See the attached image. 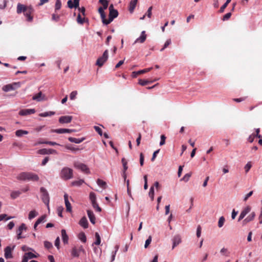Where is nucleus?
I'll list each match as a JSON object with an SVG mask.
<instances>
[{"label":"nucleus","mask_w":262,"mask_h":262,"mask_svg":"<svg viewBox=\"0 0 262 262\" xmlns=\"http://www.w3.org/2000/svg\"><path fill=\"white\" fill-rule=\"evenodd\" d=\"M251 210V207L249 206H247L245 207L241 212V214L239 216L238 221H240L241 220H243L245 216Z\"/></svg>","instance_id":"9d476101"},{"label":"nucleus","mask_w":262,"mask_h":262,"mask_svg":"<svg viewBox=\"0 0 262 262\" xmlns=\"http://www.w3.org/2000/svg\"><path fill=\"white\" fill-rule=\"evenodd\" d=\"M94 128L95 129V130H96V132L98 133V134L100 135V136H102V130L101 129V128L98 126H94Z\"/></svg>","instance_id":"de8ad7c7"},{"label":"nucleus","mask_w":262,"mask_h":262,"mask_svg":"<svg viewBox=\"0 0 262 262\" xmlns=\"http://www.w3.org/2000/svg\"><path fill=\"white\" fill-rule=\"evenodd\" d=\"M40 192L41 193V199L43 203L47 205L49 204V195L47 190L43 188H40Z\"/></svg>","instance_id":"0eeeda50"},{"label":"nucleus","mask_w":262,"mask_h":262,"mask_svg":"<svg viewBox=\"0 0 262 262\" xmlns=\"http://www.w3.org/2000/svg\"><path fill=\"white\" fill-rule=\"evenodd\" d=\"M21 193V192L20 191H13L11 192L10 196L12 199H15L18 197Z\"/></svg>","instance_id":"cd10ccee"},{"label":"nucleus","mask_w":262,"mask_h":262,"mask_svg":"<svg viewBox=\"0 0 262 262\" xmlns=\"http://www.w3.org/2000/svg\"><path fill=\"white\" fill-rule=\"evenodd\" d=\"M55 246L58 249L60 248V239L59 237H57L55 241Z\"/></svg>","instance_id":"338daca9"},{"label":"nucleus","mask_w":262,"mask_h":262,"mask_svg":"<svg viewBox=\"0 0 262 262\" xmlns=\"http://www.w3.org/2000/svg\"><path fill=\"white\" fill-rule=\"evenodd\" d=\"M109 18L107 23H111L113 19L118 15V12L117 10L114 9L113 5L112 4L109 7Z\"/></svg>","instance_id":"20e7f679"},{"label":"nucleus","mask_w":262,"mask_h":262,"mask_svg":"<svg viewBox=\"0 0 262 262\" xmlns=\"http://www.w3.org/2000/svg\"><path fill=\"white\" fill-rule=\"evenodd\" d=\"M144 189H147L148 188V185H147V175H145L144 176Z\"/></svg>","instance_id":"e2e57ef3"},{"label":"nucleus","mask_w":262,"mask_h":262,"mask_svg":"<svg viewBox=\"0 0 262 262\" xmlns=\"http://www.w3.org/2000/svg\"><path fill=\"white\" fill-rule=\"evenodd\" d=\"M255 216V214L254 212L251 213L245 220L243 221V223L246 224L247 223L253 221Z\"/></svg>","instance_id":"4be33fe9"},{"label":"nucleus","mask_w":262,"mask_h":262,"mask_svg":"<svg viewBox=\"0 0 262 262\" xmlns=\"http://www.w3.org/2000/svg\"><path fill=\"white\" fill-rule=\"evenodd\" d=\"M151 69H152V68L145 69H143V70H141L138 71V74L139 75L140 74H144V73H145L146 72H148L150 71Z\"/></svg>","instance_id":"4d7b16f0"},{"label":"nucleus","mask_w":262,"mask_h":262,"mask_svg":"<svg viewBox=\"0 0 262 262\" xmlns=\"http://www.w3.org/2000/svg\"><path fill=\"white\" fill-rule=\"evenodd\" d=\"M95 236L96 237V242L93 243V244L99 245L101 243V238L98 232H96L95 234Z\"/></svg>","instance_id":"7c9ffc66"},{"label":"nucleus","mask_w":262,"mask_h":262,"mask_svg":"<svg viewBox=\"0 0 262 262\" xmlns=\"http://www.w3.org/2000/svg\"><path fill=\"white\" fill-rule=\"evenodd\" d=\"M99 2L102 5L103 9L105 10L107 9L108 5V2L107 0H99Z\"/></svg>","instance_id":"473e14b6"},{"label":"nucleus","mask_w":262,"mask_h":262,"mask_svg":"<svg viewBox=\"0 0 262 262\" xmlns=\"http://www.w3.org/2000/svg\"><path fill=\"white\" fill-rule=\"evenodd\" d=\"M138 0H132L130 1L129 6V11L130 13H133L136 7Z\"/></svg>","instance_id":"b1692460"},{"label":"nucleus","mask_w":262,"mask_h":262,"mask_svg":"<svg viewBox=\"0 0 262 262\" xmlns=\"http://www.w3.org/2000/svg\"><path fill=\"white\" fill-rule=\"evenodd\" d=\"M12 218H13V216H7L6 214H2L0 215V221H2L4 220L7 221Z\"/></svg>","instance_id":"f704fd0d"},{"label":"nucleus","mask_w":262,"mask_h":262,"mask_svg":"<svg viewBox=\"0 0 262 262\" xmlns=\"http://www.w3.org/2000/svg\"><path fill=\"white\" fill-rule=\"evenodd\" d=\"M61 7V2L60 0H56L55 4V10H58Z\"/></svg>","instance_id":"3c124183"},{"label":"nucleus","mask_w":262,"mask_h":262,"mask_svg":"<svg viewBox=\"0 0 262 262\" xmlns=\"http://www.w3.org/2000/svg\"><path fill=\"white\" fill-rule=\"evenodd\" d=\"M151 236H149L148 238L146 239L144 245L145 248H147L148 246L149 245V244L151 243Z\"/></svg>","instance_id":"6e6d98bb"},{"label":"nucleus","mask_w":262,"mask_h":262,"mask_svg":"<svg viewBox=\"0 0 262 262\" xmlns=\"http://www.w3.org/2000/svg\"><path fill=\"white\" fill-rule=\"evenodd\" d=\"M101 16V18L102 19V23H103V24L104 25H108L110 23H108V19H106L105 18V14L104 13L101 14L100 15Z\"/></svg>","instance_id":"a19ab883"},{"label":"nucleus","mask_w":262,"mask_h":262,"mask_svg":"<svg viewBox=\"0 0 262 262\" xmlns=\"http://www.w3.org/2000/svg\"><path fill=\"white\" fill-rule=\"evenodd\" d=\"M79 238L83 243H85L86 241L85 234L83 232H81L79 234Z\"/></svg>","instance_id":"e433bc0d"},{"label":"nucleus","mask_w":262,"mask_h":262,"mask_svg":"<svg viewBox=\"0 0 262 262\" xmlns=\"http://www.w3.org/2000/svg\"><path fill=\"white\" fill-rule=\"evenodd\" d=\"M146 39V35L145 34V31H143L141 32V35L139 37L137 38L135 41H134L133 45H135L137 43H143Z\"/></svg>","instance_id":"9b49d317"},{"label":"nucleus","mask_w":262,"mask_h":262,"mask_svg":"<svg viewBox=\"0 0 262 262\" xmlns=\"http://www.w3.org/2000/svg\"><path fill=\"white\" fill-rule=\"evenodd\" d=\"M44 97L45 96H43L42 93L40 92L34 95L32 97V99L37 101H40L44 99Z\"/></svg>","instance_id":"412c9836"},{"label":"nucleus","mask_w":262,"mask_h":262,"mask_svg":"<svg viewBox=\"0 0 262 262\" xmlns=\"http://www.w3.org/2000/svg\"><path fill=\"white\" fill-rule=\"evenodd\" d=\"M84 183V181L83 180H79L77 181H74L72 182V186H79L81 185Z\"/></svg>","instance_id":"2f4dec72"},{"label":"nucleus","mask_w":262,"mask_h":262,"mask_svg":"<svg viewBox=\"0 0 262 262\" xmlns=\"http://www.w3.org/2000/svg\"><path fill=\"white\" fill-rule=\"evenodd\" d=\"M34 113L35 110L34 109H25L20 110L19 112V114L21 116H25L34 114Z\"/></svg>","instance_id":"a211bd4d"},{"label":"nucleus","mask_w":262,"mask_h":262,"mask_svg":"<svg viewBox=\"0 0 262 262\" xmlns=\"http://www.w3.org/2000/svg\"><path fill=\"white\" fill-rule=\"evenodd\" d=\"M87 213L91 223L95 224L96 218L93 212L90 210H88Z\"/></svg>","instance_id":"aec40b11"},{"label":"nucleus","mask_w":262,"mask_h":262,"mask_svg":"<svg viewBox=\"0 0 262 262\" xmlns=\"http://www.w3.org/2000/svg\"><path fill=\"white\" fill-rule=\"evenodd\" d=\"M27 227L24 223H22L19 227L18 230L16 231L17 239H19L24 237L21 236V233L23 230H26Z\"/></svg>","instance_id":"1a4fd4ad"},{"label":"nucleus","mask_w":262,"mask_h":262,"mask_svg":"<svg viewBox=\"0 0 262 262\" xmlns=\"http://www.w3.org/2000/svg\"><path fill=\"white\" fill-rule=\"evenodd\" d=\"M225 219L224 216H221L220 217L219 222H218V226L219 228H221L224 225L225 223Z\"/></svg>","instance_id":"c9c22d12"},{"label":"nucleus","mask_w":262,"mask_h":262,"mask_svg":"<svg viewBox=\"0 0 262 262\" xmlns=\"http://www.w3.org/2000/svg\"><path fill=\"white\" fill-rule=\"evenodd\" d=\"M231 16V13L229 12V13H227V14H226L223 17V20L225 21V20H227L228 19H229L230 17Z\"/></svg>","instance_id":"0e129e2a"},{"label":"nucleus","mask_w":262,"mask_h":262,"mask_svg":"<svg viewBox=\"0 0 262 262\" xmlns=\"http://www.w3.org/2000/svg\"><path fill=\"white\" fill-rule=\"evenodd\" d=\"M17 179L22 181H37L39 180V177L36 174L33 172H23L17 176Z\"/></svg>","instance_id":"f257e3e1"},{"label":"nucleus","mask_w":262,"mask_h":262,"mask_svg":"<svg viewBox=\"0 0 262 262\" xmlns=\"http://www.w3.org/2000/svg\"><path fill=\"white\" fill-rule=\"evenodd\" d=\"M122 162L123 166V169H124V172L127 170V162L125 161V159L123 158L122 159Z\"/></svg>","instance_id":"69168bd1"},{"label":"nucleus","mask_w":262,"mask_h":262,"mask_svg":"<svg viewBox=\"0 0 262 262\" xmlns=\"http://www.w3.org/2000/svg\"><path fill=\"white\" fill-rule=\"evenodd\" d=\"M251 167H252V165L251 164V162H248L247 164L245 166V167H244L246 173H247L249 171V170L250 169Z\"/></svg>","instance_id":"49530a36"},{"label":"nucleus","mask_w":262,"mask_h":262,"mask_svg":"<svg viewBox=\"0 0 262 262\" xmlns=\"http://www.w3.org/2000/svg\"><path fill=\"white\" fill-rule=\"evenodd\" d=\"M28 132L22 129H18L15 132V135L17 137H20L23 136L24 135H27Z\"/></svg>","instance_id":"a878e982"},{"label":"nucleus","mask_w":262,"mask_h":262,"mask_svg":"<svg viewBox=\"0 0 262 262\" xmlns=\"http://www.w3.org/2000/svg\"><path fill=\"white\" fill-rule=\"evenodd\" d=\"M148 195L151 200L153 201L154 199V188L153 186L150 187Z\"/></svg>","instance_id":"ea45409f"},{"label":"nucleus","mask_w":262,"mask_h":262,"mask_svg":"<svg viewBox=\"0 0 262 262\" xmlns=\"http://www.w3.org/2000/svg\"><path fill=\"white\" fill-rule=\"evenodd\" d=\"M144 160V157L143 154L141 152L140 154V164L141 166H142L143 165Z\"/></svg>","instance_id":"052dcab7"},{"label":"nucleus","mask_w":262,"mask_h":262,"mask_svg":"<svg viewBox=\"0 0 262 262\" xmlns=\"http://www.w3.org/2000/svg\"><path fill=\"white\" fill-rule=\"evenodd\" d=\"M68 140L71 142L79 144L81 143L84 140V138L78 139L73 137H69Z\"/></svg>","instance_id":"393cba45"},{"label":"nucleus","mask_w":262,"mask_h":262,"mask_svg":"<svg viewBox=\"0 0 262 262\" xmlns=\"http://www.w3.org/2000/svg\"><path fill=\"white\" fill-rule=\"evenodd\" d=\"M38 215V213L35 211V210L31 211L28 215V219L31 220L37 216Z\"/></svg>","instance_id":"bb28decb"},{"label":"nucleus","mask_w":262,"mask_h":262,"mask_svg":"<svg viewBox=\"0 0 262 262\" xmlns=\"http://www.w3.org/2000/svg\"><path fill=\"white\" fill-rule=\"evenodd\" d=\"M74 166L75 168L80 169L82 171L84 172L86 174L90 173V171L88 166L83 163L79 162H75Z\"/></svg>","instance_id":"423d86ee"},{"label":"nucleus","mask_w":262,"mask_h":262,"mask_svg":"<svg viewBox=\"0 0 262 262\" xmlns=\"http://www.w3.org/2000/svg\"><path fill=\"white\" fill-rule=\"evenodd\" d=\"M92 204L93 208H95L96 211H97L98 212H100L101 211V208L99 206L97 202L93 203H92Z\"/></svg>","instance_id":"c03bdc74"},{"label":"nucleus","mask_w":262,"mask_h":262,"mask_svg":"<svg viewBox=\"0 0 262 262\" xmlns=\"http://www.w3.org/2000/svg\"><path fill=\"white\" fill-rule=\"evenodd\" d=\"M247 97L245 96V97H241L239 98H234V99H233V100L236 102H240L245 100L247 99Z\"/></svg>","instance_id":"bf43d9fd"},{"label":"nucleus","mask_w":262,"mask_h":262,"mask_svg":"<svg viewBox=\"0 0 262 262\" xmlns=\"http://www.w3.org/2000/svg\"><path fill=\"white\" fill-rule=\"evenodd\" d=\"M25 254H26V256H28L29 259H32L33 258L37 257V256L36 255H35L34 254H33V253H32L31 252L26 253Z\"/></svg>","instance_id":"864d4df0"},{"label":"nucleus","mask_w":262,"mask_h":262,"mask_svg":"<svg viewBox=\"0 0 262 262\" xmlns=\"http://www.w3.org/2000/svg\"><path fill=\"white\" fill-rule=\"evenodd\" d=\"M54 114H55V112H54L50 111V112H45V113H40L39 115V116H40V117H48V116H52V115H54Z\"/></svg>","instance_id":"c756f323"},{"label":"nucleus","mask_w":262,"mask_h":262,"mask_svg":"<svg viewBox=\"0 0 262 262\" xmlns=\"http://www.w3.org/2000/svg\"><path fill=\"white\" fill-rule=\"evenodd\" d=\"M97 183L99 186L101 187L102 188H103L104 189L106 188V182L101 179H98L97 180Z\"/></svg>","instance_id":"c85d7f7f"},{"label":"nucleus","mask_w":262,"mask_h":262,"mask_svg":"<svg viewBox=\"0 0 262 262\" xmlns=\"http://www.w3.org/2000/svg\"><path fill=\"white\" fill-rule=\"evenodd\" d=\"M108 56V50H105L102 56L98 58L96 61V65L99 67H101L103 66L104 63L107 60Z\"/></svg>","instance_id":"39448f33"},{"label":"nucleus","mask_w":262,"mask_h":262,"mask_svg":"<svg viewBox=\"0 0 262 262\" xmlns=\"http://www.w3.org/2000/svg\"><path fill=\"white\" fill-rule=\"evenodd\" d=\"M66 148L68 149L71 150L74 152H76V151L79 150V149L78 148L74 147L70 145H66Z\"/></svg>","instance_id":"37998d69"},{"label":"nucleus","mask_w":262,"mask_h":262,"mask_svg":"<svg viewBox=\"0 0 262 262\" xmlns=\"http://www.w3.org/2000/svg\"><path fill=\"white\" fill-rule=\"evenodd\" d=\"M152 6H150L148 8L147 11V12L145 14V15H147V16L148 17V18H150L151 16V15H152Z\"/></svg>","instance_id":"09e8293b"},{"label":"nucleus","mask_w":262,"mask_h":262,"mask_svg":"<svg viewBox=\"0 0 262 262\" xmlns=\"http://www.w3.org/2000/svg\"><path fill=\"white\" fill-rule=\"evenodd\" d=\"M44 246L47 249H50L53 247L52 244L48 241L44 242Z\"/></svg>","instance_id":"a18cd8bd"},{"label":"nucleus","mask_w":262,"mask_h":262,"mask_svg":"<svg viewBox=\"0 0 262 262\" xmlns=\"http://www.w3.org/2000/svg\"><path fill=\"white\" fill-rule=\"evenodd\" d=\"M46 217H47V215L46 214H44V215H42V216H41L39 218H38L37 219V220L36 221L34 225V230H37L36 228L39 224H40L41 223H44L46 222Z\"/></svg>","instance_id":"dca6fc26"},{"label":"nucleus","mask_w":262,"mask_h":262,"mask_svg":"<svg viewBox=\"0 0 262 262\" xmlns=\"http://www.w3.org/2000/svg\"><path fill=\"white\" fill-rule=\"evenodd\" d=\"M73 169L67 167H63L60 173V178L64 180H68L73 178Z\"/></svg>","instance_id":"7ed1b4c3"},{"label":"nucleus","mask_w":262,"mask_h":262,"mask_svg":"<svg viewBox=\"0 0 262 262\" xmlns=\"http://www.w3.org/2000/svg\"><path fill=\"white\" fill-rule=\"evenodd\" d=\"M79 224L81 227H83L85 229L88 228L89 224L85 216H83L80 219Z\"/></svg>","instance_id":"6ab92c4d"},{"label":"nucleus","mask_w":262,"mask_h":262,"mask_svg":"<svg viewBox=\"0 0 262 262\" xmlns=\"http://www.w3.org/2000/svg\"><path fill=\"white\" fill-rule=\"evenodd\" d=\"M231 0H227L226 3L221 7L220 12L221 13H222L224 11L225 9L227 7V5L229 4V3H230Z\"/></svg>","instance_id":"58836bf2"},{"label":"nucleus","mask_w":262,"mask_h":262,"mask_svg":"<svg viewBox=\"0 0 262 262\" xmlns=\"http://www.w3.org/2000/svg\"><path fill=\"white\" fill-rule=\"evenodd\" d=\"M77 94V92L76 91H73L70 95V98L71 100H74L76 98V96Z\"/></svg>","instance_id":"13d9d810"},{"label":"nucleus","mask_w":262,"mask_h":262,"mask_svg":"<svg viewBox=\"0 0 262 262\" xmlns=\"http://www.w3.org/2000/svg\"><path fill=\"white\" fill-rule=\"evenodd\" d=\"M74 129H67V128H60L52 130V132L56 133L58 134L70 133L74 132Z\"/></svg>","instance_id":"f3484780"},{"label":"nucleus","mask_w":262,"mask_h":262,"mask_svg":"<svg viewBox=\"0 0 262 262\" xmlns=\"http://www.w3.org/2000/svg\"><path fill=\"white\" fill-rule=\"evenodd\" d=\"M15 247V246H13L12 248L10 247V246L6 247L4 249V256L7 259L11 258H12V251L13 250L14 248Z\"/></svg>","instance_id":"6e6552de"},{"label":"nucleus","mask_w":262,"mask_h":262,"mask_svg":"<svg viewBox=\"0 0 262 262\" xmlns=\"http://www.w3.org/2000/svg\"><path fill=\"white\" fill-rule=\"evenodd\" d=\"M37 154H40V155H48V152H47V149L46 148H43V149H39L37 151Z\"/></svg>","instance_id":"603ef678"},{"label":"nucleus","mask_w":262,"mask_h":262,"mask_svg":"<svg viewBox=\"0 0 262 262\" xmlns=\"http://www.w3.org/2000/svg\"><path fill=\"white\" fill-rule=\"evenodd\" d=\"M90 200L92 203L96 202V196L94 192H91L90 193Z\"/></svg>","instance_id":"72a5a7b5"},{"label":"nucleus","mask_w":262,"mask_h":262,"mask_svg":"<svg viewBox=\"0 0 262 262\" xmlns=\"http://www.w3.org/2000/svg\"><path fill=\"white\" fill-rule=\"evenodd\" d=\"M18 83H14V84H9L3 88V91L9 92L15 90L17 86Z\"/></svg>","instance_id":"ddd939ff"},{"label":"nucleus","mask_w":262,"mask_h":262,"mask_svg":"<svg viewBox=\"0 0 262 262\" xmlns=\"http://www.w3.org/2000/svg\"><path fill=\"white\" fill-rule=\"evenodd\" d=\"M77 23L80 24H82L84 22V18H82L80 14H79L77 16Z\"/></svg>","instance_id":"680f3d73"},{"label":"nucleus","mask_w":262,"mask_h":262,"mask_svg":"<svg viewBox=\"0 0 262 262\" xmlns=\"http://www.w3.org/2000/svg\"><path fill=\"white\" fill-rule=\"evenodd\" d=\"M171 43V39H167L164 45V47L162 48L160 51H163L165 48H166Z\"/></svg>","instance_id":"8fccbe9b"},{"label":"nucleus","mask_w":262,"mask_h":262,"mask_svg":"<svg viewBox=\"0 0 262 262\" xmlns=\"http://www.w3.org/2000/svg\"><path fill=\"white\" fill-rule=\"evenodd\" d=\"M72 255L74 257H78L79 256V252L78 251L76 248L74 247L72 249Z\"/></svg>","instance_id":"79ce46f5"},{"label":"nucleus","mask_w":262,"mask_h":262,"mask_svg":"<svg viewBox=\"0 0 262 262\" xmlns=\"http://www.w3.org/2000/svg\"><path fill=\"white\" fill-rule=\"evenodd\" d=\"M191 176V172L186 173L184 175V176L183 177V178L181 180L184 181L186 182H188Z\"/></svg>","instance_id":"4c0bfd02"},{"label":"nucleus","mask_w":262,"mask_h":262,"mask_svg":"<svg viewBox=\"0 0 262 262\" xmlns=\"http://www.w3.org/2000/svg\"><path fill=\"white\" fill-rule=\"evenodd\" d=\"M255 137V134H252L249 137L248 140L249 142L252 143L253 142Z\"/></svg>","instance_id":"774afa93"},{"label":"nucleus","mask_w":262,"mask_h":262,"mask_svg":"<svg viewBox=\"0 0 262 262\" xmlns=\"http://www.w3.org/2000/svg\"><path fill=\"white\" fill-rule=\"evenodd\" d=\"M72 118L71 116H61L59 119V122L60 123H68L71 122Z\"/></svg>","instance_id":"f8f14e48"},{"label":"nucleus","mask_w":262,"mask_h":262,"mask_svg":"<svg viewBox=\"0 0 262 262\" xmlns=\"http://www.w3.org/2000/svg\"><path fill=\"white\" fill-rule=\"evenodd\" d=\"M172 249L181 243V237L179 235H175L172 238Z\"/></svg>","instance_id":"2eb2a0df"},{"label":"nucleus","mask_w":262,"mask_h":262,"mask_svg":"<svg viewBox=\"0 0 262 262\" xmlns=\"http://www.w3.org/2000/svg\"><path fill=\"white\" fill-rule=\"evenodd\" d=\"M21 12L24 13V15L27 17L28 21H30L32 20L33 18L30 15L31 9L19 3L17 6V13L20 14Z\"/></svg>","instance_id":"f03ea898"},{"label":"nucleus","mask_w":262,"mask_h":262,"mask_svg":"<svg viewBox=\"0 0 262 262\" xmlns=\"http://www.w3.org/2000/svg\"><path fill=\"white\" fill-rule=\"evenodd\" d=\"M166 138V137L164 135H162L161 136V141L160 142V146H162L165 144Z\"/></svg>","instance_id":"5fc2aeb1"},{"label":"nucleus","mask_w":262,"mask_h":262,"mask_svg":"<svg viewBox=\"0 0 262 262\" xmlns=\"http://www.w3.org/2000/svg\"><path fill=\"white\" fill-rule=\"evenodd\" d=\"M64 199L65 202V205L66 207V210L67 212H72V206L70 202L68 200V195L67 193L64 194Z\"/></svg>","instance_id":"4468645a"},{"label":"nucleus","mask_w":262,"mask_h":262,"mask_svg":"<svg viewBox=\"0 0 262 262\" xmlns=\"http://www.w3.org/2000/svg\"><path fill=\"white\" fill-rule=\"evenodd\" d=\"M61 236L63 242L64 244H67L68 243L69 237L67 234L66 231L64 229L61 230Z\"/></svg>","instance_id":"5701e85b"}]
</instances>
